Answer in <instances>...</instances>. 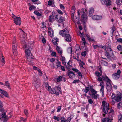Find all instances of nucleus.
Segmentation results:
<instances>
[{"instance_id": "nucleus-1", "label": "nucleus", "mask_w": 122, "mask_h": 122, "mask_svg": "<svg viewBox=\"0 0 122 122\" xmlns=\"http://www.w3.org/2000/svg\"><path fill=\"white\" fill-rule=\"evenodd\" d=\"M21 40L22 43L25 45L26 56H27L28 55L29 56L31 55H32L31 53L30 50V49L31 48L32 46H31V45L30 43L28 44V45L26 44V41L25 39V37H24Z\"/></svg>"}, {"instance_id": "nucleus-2", "label": "nucleus", "mask_w": 122, "mask_h": 122, "mask_svg": "<svg viewBox=\"0 0 122 122\" xmlns=\"http://www.w3.org/2000/svg\"><path fill=\"white\" fill-rule=\"evenodd\" d=\"M59 33L60 35L65 37V39L67 41H71V39L69 34V31L67 29L65 28L63 30L59 32Z\"/></svg>"}, {"instance_id": "nucleus-3", "label": "nucleus", "mask_w": 122, "mask_h": 122, "mask_svg": "<svg viewBox=\"0 0 122 122\" xmlns=\"http://www.w3.org/2000/svg\"><path fill=\"white\" fill-rule=\"evenodd\" d=\"M102 105L103 106V111L104 113L107 114L108 112V110L109 109L108 103L103 101L102 102Z\"/></svg>"}, {"instance_id": "nucleus-4", "label": "nucleus", "mask_w": 122, "mask_h": 122, "mask_svg": "<svg viewBox=\"0 0 122 122\" xmlns=\"http://www.w3.org/2000/svg\"><path fill=\"white\" fill-rule=\"evenodd\" d=\"M81 10V13L82 14L81 21L82 22H85L87 18V16L86 13V10L85 9H82Z\"/></svg>"}, {"instance_id": "nucleus-5", "label": "nucleus", "mask_w": 122, "mask_h": 122, "mask_svg": "<svg viewBox=\"0 0 122 122\" xmlns=\"http://www.w3.org/2000/svg\"><path fill=\"white\" fill-rule=\"evenodd\" d=\"M33 83L36 88L39 87L40 85V81L39 79H37L34 77L33 79Z\"/></svg>"}, {"instance_id": "nucleus-6", "label": "nucleus", "mask_w": 122, "mask_h": 122, "mask_svg": "<svg viewBox=\"0 0 122 122\" xmlns=\"http://www.w3.org/2000/svg\"><path fill=\"white\" fill-rule=\"evenodd\" d=\"M27 58V62L29 64H31L33 62L34 56L32 55L26 56Z\"/></svg>"}, {"instance_id": "nucleus-7", "label": "nucleus", "mask_w": 122, "mask_h": 122, "mask_svg": "<svg viewBox=\"0 0 122 122\" xmlns=\"http://www.w3.org/2000/svg\"><path fill=\"white\" fill-rule=\"evenodd\" d=\"M91 92L92 93V97L95 99H97L98 98L99 95L97 94V92L93 89L91 90Z\"/></svg>"}, {"instance_id": "nucleus-8", "label": "nucleus", "mask_w": 122, "mask_h": 122, "mask_svg": "<svg viewBox=\"0 0 122 122\" xmlns=\"http://www.w3.org/2000/svg\"><path fill=\"white\" fill-rule=\"evenodd\" d=\"M12 49H17V47L18 45V43L15 37H14L13 41Z\"/></svg>"}, {"instance_id": "nucleus-9", "label": "nucleus", "mask_w": 122, "mask_h": 122, "mask_svg": "<svg viewBox=\"0 0 122 122\" xmlns=\"http://www.w3.org/2000/svg\"><path fill=\"white\" fill-rule=\"evenodd\" d=\"M121 73V71L120 70H118L117 71V73L113 74L112 75V77L115 79H117L120 77V74Z\"/></svg>"}, {"instance_id": "nucleus-10", "label": "nucleus", "mask_w": 122, "mask_h": 122, "mask_svg": "<svg viewBox=\"0 0 122 122\" xmlns=\"http://www.w3.org/2000/svg\"><path fill=\"white\" fill-rule=\"evenodd\" d=\"M100 1L103 5H106L107 7L111 4L110 0H100Z\"/></svg>"}, {"instance_id": "nucleus-11", "label": "nucleus", "mask_w": 122, "mask_h": 122, "mask_svg": "<svg viewBox=\"0 0 122 122\" xmlns=\"http://www.w3.org/2000/svg\"><path fill=\"white\" fill-rule=\"evenodd\" d=\"M112 98L114 99L115 100L118 102L120 101L122 98L121 96V95H116L115 96L114 95H113L112 96Z\"/></svg>"}, {"instance_id": "nucleus-12", "label": "nucleus", "mask_w": 122, "mask_h": 122, "mask_svg": "<svg viewBox=\"0 0 122 122\" xmlns=\"http://www.w3.org/2000/svg\"><path fill=\"white\" fill-rule=\"evenodd\" d=\"M14 23L18 25H20L21 24V18L20 17H16L15 19H14Z\"/></svg>"}, {"instance_id": "nucleus-13", "label": "nucleus", "mask_w": 122, "mask_h": 122, "mask_svg": "<svg viewBox=\"0 0 122 122\" xmlns=\"http://www.w3.org/2000/svg\"><path fill=\"white\" fill-rule=\"evenodd\" d=\"M101 81V82L100 83L99 85V86L101 87L100 91L101 93H102V94L103 95H104V84L102 80Z\"/></svg>"}, {"instance_id": "nucleus-14", "label": "nucleus", "mask_w": 122, "mask_h": 122, "mask_svg": "<svg viewBox=\"0 0 122 122\" xmlns=\"http://www.w3.org/2000/svg\"><path fill=\"white\" fill-rule=\"evenodd\" d=\"M66 80V78L65 76L62 75L61 76H59L57 79V82L61 81H64Z\"/></svg>"}, {"instance_id": "nucleus-15", "label": "nucleus", "mask_w": 122, "mask_h": 122, "mask_svg": "<svg viewBox=\"0 0 122 122\" xmlns=\"http://www.w3.org/2000/svg\"><path fill=\"white\" fill-rule=\"evenodd\" d=\"M92 18L95 20H99L102 19V17L101 16H98L97 15H94L92 16Z\"/></svg>"}, {"instance_id": "nucleus-16", "label": "nucleus", "mask_w": 122, "mask_h": 122, "mask_svg": "<svg viewBox=\"0 0 122 122\" xmlns=\"http://www.w3.org/2000/svg\"><path fill=\"white\" fill-rule=\"evenodd\" d=\"M48 29L49 35V36L51 37L53 36V31L52 29L50 27L48 28Z\"/></svg>"}, {"instance_id": "nucleus-17", "label": "nucleus", "mask_w": 122, "mask_h": 122, "mask_svg": "<svg viewBox=\"0 0 122 122\" xmlns=\"http://www.w3.org/2000/svg\"><path fill=\"white\" fill-rule=\"evenodd\" d=\"M71 120V119L70 118H68L67 120H66L64 117H61V122H70Z\"/></svg>"}, {"instance_id": "nucleus-18", "label": "nucleus", "mask_w": 122, "mask_h": 122, "mask_svg": "<svg viewBox=\"0 0 122 122\" xmlns=\"http://www.w3.org/2000/svg\"><path fill=\"white\" fill-rule=\"evenodd\" d=\"M68 75L69 77L71 79L75 76V74L73 72L71 71H70L69 72Z\"/></svg>"}, {"instance_id": "nucleus-19", "label": "nucleus", "mask_w": 122, "mask_h": 122, "mask_svg": "<svg viewBox=\"0 0 122 122\" xmlns=\"http://www.w3.org/2000/svg\"><path fill=\"white\" fill-rule=\"evenodd\" d=\"M0 92L1 93V94L4 95L6 97H9L8 94L5 91L3 90L2 89H0Z\"/></svg>"}, {"instance_id": "nucleus-20", "label": "nucleus", "mask_w": 122, "mask_h": 122, "mask_svg": "<svg viewBox=\"0 0 122 122\" xmlns=\"http://www.w3.org/2000/svg\"><path fill=\"white\" fill-rule=\"evenodd\" d=\"M60 90V88L59 87H57L56 89H55V91L54 92V94L57 95H58L59 94V93L61 92Z\"/></svg>"}, {"instance_id": "nucleus-21", "label": "nucleus", "mask_w": 122, "mask_h": 122, "mask_svg": "<svg viewBox=\"0 0 122 122\" xmlns=\"http://www.w3.org/2000/svg\"><path fill=\"white\" fill-rule=\"evenodd\" d=\"M94 9L93 8H92L90 9L89 11V16L90 17H91L92 15L94 12Z\"/></svg>"}, {"instance_id": "nucleus-22", "label": "nucleus", "mask_w": 122, "mask_h": 122, "mask_svg": "<svg viewBox=\"0 0 122 122\" xmlns=\"http://www.w3.org/2000/svg\"><path fill=\"white\" fill-rule=\"evenodd\" d=\"M47 90L49 91V92L51 94L54 93V92L55 91V89L54 88H51L50 86L48 87V89Z\"/></svg>"}, {"instance_id": "nucleus-23", "label": "nucleus", "mask_w": 122, "mask_h": 122, "mask_svg": "<svg viewBox=\"0 0 122 122\" xmlns=\"http://www.w3.org/2000/svg\"><path fill=\"white\" fill-rule=\"evenodd\" d=\"M87 97L88 103L90 104H92L93 103V101L91 98L89 96H87Z\"/></svg>"}, {"instance_id": "nucleus-24", "label": "nucleus", "mask_w": 122, "mask_h": 122, "mask_svg": "<svg viewBox=\"0 0 122 122\" xmlns=\"http://www.w3.org/2000/svg\"><path fill=\"white\" fill-rule=\"evenodd\" d=\"M56 50L57 51V52L60 54V55H62V51L61 50L60 48L57 46L56 47Z\"/></svg>"}, {"instance_id": "nucleus-25", "label": "nucleus", "mask_w": 122, "mask_h": 122, "mask_svg": "<svg viewBox=\"0 0 122 122\" xmlns=\"http://www.w3.org/2000/svg\"><path fill=\"white\" fill-rule=\"evenodd\" d=\"M65 20V18L60 15L59 17L58 21L59 22L61 23L64 21Z\"/></svg>"}, {"instance_id": "nucleus-26", "label": "nucleus", "mask_w": 122, "mask_h": 122, "mask_svg": "<svg viewBox=\"0 0 122 122\" xmlns=\"http://www.w3.org/2000/svg\"><path fill=\"white\" fill-rule=\"evenodd\" d=\"M5 85L6 87H8L9 89H11L10 84L8 83V81H7L5 82Z\"/></svg>"}, {"instance_id": "nucleus-27", "label": "nucleus", "mask_w": 122, "mask_h": 122, "mask_svg": "<svg viewBox=\"0 0 122 122\" xmlns=\"http://www.w3.org/2000/svg\"><path fill=\"white\" fill-rule=\"evenodd\" d=\"M106 89L108 91H110L112 89V86L111 85H108L106 86Z\"/></svg>"}, {"instance_id": "nucleus-28", "label": "nucleus", "mask_w": 122, "mask_h": 122, "mask_svg": "<svg viewBox=\"0 0 122 122\" xmlns=\"http://www.w3.org/2000/svg\"><path fill=\"white\" fill-rule=\"evenodd\" d=\"M81 51V49L79 47L77 48V49H76V50L75 51V53H76L77 54H80Z\"/></svg>"}, {"instance_id": "nucleus-29", "label": "nucleus", "mask_w": 122, "mask_h": 122, "mask_svg": "<svg viewBox=\"0 0 122 122\" xmlns=\"http://www.w3.org/2000/svg\"><path fill=\"white\" fill-rule=\"evenodd\" d=\"M101 76L102 78V79L105 81H106L108 80V79H109L108 77L106 76Z\"/></svg>"}, {"instance_id": "nucleus-30", "label": "nucleus", "mask_w": 122, "mask_h": 122, "mask_svg": "<svg viewBox=\"0 0 122 122\" xmlns=\"http://www.w3.org/2000/svg\"><path fill=\"white\" fill-rule=\"evenodd\" d=\"M117 4L119 5H121L122 4V0H116Z\"/></svg>"}, {"instance_id": "nucleus-31", "label": "nucleus", "mask_w": 122, "mask_h": 122, "mask_svg": "<svg viewBox=\"0 0 122 122\" xmlns=\"http://www.w3.org/2000/svg\"><path fill=\"white\" fill-rule=\"evenodd\" d=\"M56 67L58 68L59 67L61 66V63L60 62L58 61L56 63Z\"/></svg>"}, {"instance_id": "nucleus-32", "label": "nucleus", "mask_w": 122, "mask_h": 122, "mask_svg": "<svg viewBox=\"0 0 122 122\" xmlns=\"http://www.w3.org/2000/svg\"><path fill=\"white\" fill-rule=\"evenodd\" d=\"M119 122H122V115H120L118 116Z\"/></svg>"}, {"instance_id": "nucleus-33", "label": "nucleus", "mask_w": 122, "mask_h": 122, "mask_svg": "<svg viewBox=\"0 0 122 122\" xmlns=\"http://www.w3.org/2000/svg\"><path fill=\"white\" fill-rule=\"evenodd\" d=\"M8 117V116L6 115V114L5 112H3L2 114V117L3 118H5Z\"/></svg>"}, {"instance_id": "nucleus-34", "label": "nucleus", "mask_w": 122, "mask_h": 122, "mask_svg": "<svg viewBox=\"0 0 122 122\" xmlns=\"http://www.w3.org/2000/svg\"><path fill=\"white\" fill-rule=\"evenodd\" d=\"M14 56H16L17 55V49L12 50Z\"/></svg>"}, {"instance_id": "nucleus-35", "label": "nucleus", "mask_w": 122, "mask_h": 122, "mask_svg": "<svg viewBox=\"0 0 122 122\" xmlns=\"http://www.w3.org/2000/svg\"><path fill=\"white\" fill-rule=\"evenodd\" d=\"M34 13L37 16H41V14L36 11H34Z\"/></svg>"}, {"instance_id": "nucleus-36", "label": "nucleus", "mask_w": 122, "mask_h": 122, "mask_svg": "<svg viewBox=\"0 0 122 122\" xmlns=\"http://www.w3.org/2000/svg\"><path fill=\"white\" fill-rule=\"evenodd\" d=\"M53 19V16L52 15H50L49 17V21L50 22H51Z\"/></svg>"}, {"instance_id": "nucleus-37", "label": "nucleus", "mask_w": 122, "mask_h": 122, "mask_svg": "<svg viewBox=\"0 0 122 122\" xmlns=\"http://www.w3.org/2000/svg\"><path fill=\"white\" fill-rule=\"evenodd\" d=\"M111 81L110 79H108V80L106 81L107 83L106 84V86L108 85H111L110 82Z\"/></svg>"}, {"instance_id": "nucleus-38", "label": "nucleus", "mask_w": 122, "mask_h": 122, "mask_svg": "<svg viewBox=\"0 0 122 122\" xmlns=\"http://www.w3.org/2000/svg\"><path fill=\"white\" fill-rule=\"evenodd\" d=\"M52 42L54 45H56L58 42V41L57 40V39H54L52 40Z\"/></svg>"}, {"instance_id": "nucleus-39", "label": "nucleus", "mask_w": 122, "mask_h": 122, "mask_svg": "<svg viewBox=\"0 0 122 122\" xmlns=\"http://www.w3.org/2000/svg\"><path fill=\"white\" fill-rule=\"evenodd\" d=\"M89 90V88L88 87H86L85 88L84 92L86 93H87L88 92Z\"/></svg>"}, {"instance_id": "nucleus-40", "label": "nucleus", "mask_w": 122, "mask_h": 122, "mask_svg": "<svg viewBox=\"0 0 122 122\" xmlns=\"http://www.w3.org/2000/svg\"><path fill=\"white\" fill-rule=\"evenodd\" d=\"M36 7L34 6H31L29 7V10H32L33 9L36 8Z\"/></svg>"}, {"instance_id": "nucleus-41", "label": "nucleus", "mask_w": 122, "mask_h": 122, "mask_svg": "<svg viewBox=\"0 0 122 122\" xmlns=\"http://www.w3.org/2000/svg\"><path fill=\"white\" fill-rule=\"evenodd\" d=\"M122 46L120 45H118L117 47V49L120 51H122Z\"/></svg>"}, {"instance_id": "nucleus-42", "label": "nucleus", "mask_w": 122, "mask_h": 122, "mask_svg": "<svg viewBox=\"0 0 122 122\" xmlns=\"http://www.w3.org/2000/svg\"><path fill=\"white\" fill-rule=\"evenodd\" d=\"M75 11H73L71 12V17L72 18V19H74V14L75 13Z\"/></svg>"}, {"instance_id": "nucleus-43", "label": "nucleus", "mask_w": 122, "mask_h": 122, "mask_svg": "<svg viewBox=\"0 0 122 122\" xmlns=\"http://www.w3.org/2000/svg\"><path fill=\"white\" fill-rule=\"evenodd\" d=\"M77 20H74V19H72V21L75 23H77L78 24H80V22L79 21V20H78V21L77 20Z\"/></svg>"}, {"instance_id": "nucleus-44", "label": "nucleus", "mask_w": 122, "mask_h": 122, "mask_svg": "<svg viewBox=\"0 0 122 122\" xmlns=\"http://www.w3.org/2000/svg\"><path fill=\"white\" fill-rule=\"evenodd\" d=\"M95 74L98 77H99L100 76H101L102 73L101 74L100 73L97 72H96Z\"/></svg>"}, {"instance_id": "nucleus-45", "label": "nucleus", "mask_w": 122, "mask_h": 122, "mask_svg": "<svg viewBox=\"0 0 122 122\" xmlns=\"http://www.w3.org/2000/svg\"><path fill=\"white\" fill-rule=\"evenodd\" d=\"M39 73V75L41 76H42V72L41 71V70L39 69L38 71Z\"/></svg>"}, {"instance_id": "nucleus-46", "label": "nucleus", "mask_w": 122, "mask_h": 122, "mask_svg": "<svg viewBox=\"0 0 122 122\" xmlns=\"http://www.w3.org/2000/svg\"><path fill=\"white\" fill-rule=\"evenodd\" d=\"M106 56L108 58H110V55L108 52H106Z\"/></svg>"}, {"instance_id": "nucleus-47", "label": "nucleus", "mask_w": 122, "mask_h": 122, "mask_svg": "<svg viewBox=\"0 0 122 122\" xmlns=\"http://www.w3.org/2000/svg\"><path fill=\"white\" fill-rule=\"evenodd\" d=\"M86 55V51H84V52L82 53L81 55L82 56H85Z\"/></svg>"}, {"instance_id": "nucleus-48", "label": "nucleus", "mask_w": 122, "mask_h": 122, "mask_svg": "<svg viewBox=\"0 0 122 122\" xmlns=\"http://www.w3.org/2000/svg\"><path fill=\"white\" fill-rule=\"evenodd\" d=\"M118 107L119 108L120 107H122V103L121 102H119L117 105Z\"/></svg>"}, {"instance_id": "nucleus-49", "label": "nucleus", "mask_w": 122, "mask_h": 122, "mask_svg": "<svg viewBox=\"0 0 122 122\" xmlns=\"http://www.w3.org/2000/svg\"><path fill=\"white\" fill-rule=\"evenodd\" d=\"M57 12L59 14L61 15H62L63 14V12L61 10H57Z\"/></svg>"}, {"instance_id": "nucleus-50", "label": "nucleus", "mask_w": 122, "mask_h": 122, "mask_svg": "<svg viewBox=\"0 0 122 122\" xmlns=\"http://www.w3.org/2000/svg\"><path fill=\"white\" fill-rule=\"evenodd\" d=\"M60 8L62 10H64L65 9L64 7L61 4L60 5Z\"/></svg>"}, {"instance_id": "nucleus-51", "label": "nucleus", "mask_w": 122, "mask_h": 122, "mask_svg": "<svg viewBox=\"0 0 122 122\" xmlns=\"http://www.w3.org/2000/svg\"><path fill=\"white\" fill-rule=\"evenodd\" d=\"M75 6H73L72 7L71 10V12L75 11Z\"/></svg>"}, {"instance_id": "nucleus-52", "label": "nucleus", "mask_w": 122, "mask_h": 122, "mask_svg": "<svg viewBox=\"0 0 122 122\" xmlns=\"http://www.w3.org/2000/svg\"><path fill=\"white\" fill-rule=\"evenodd\" d=\"M51 54L52 56L55 57H56V53L55 52L53 51Z\"/></svg>"}, {"instance_id": "nucleus-53", "label": "nucleus", "mask_w": 122, "mask_h": 122, "mask_svg": "<svg viewBox=\"0 0 122 122\" xmlns=\"http://www.w3.org/2000/svg\"><path fill=\"white\" fill-rule=\"evenodd\" d=\"M45 87L46 88V89H48V87H49L50 86H49L48 84V83H46L45 84Z\"/></svg>"}, {"instance_id": "nucleus-54", "label": "nucleus", "mask_w": 122, "mask_h": 122, "mask_svg": "<svg viewBox=\"0 0 122 122\" xmlns=\"http://www.w3.org/2000/svg\"><path fill=\"white\" fill-rule=\"evenodd\" d=\"M82 40L83 42V43L84 45H85L86 43L85 38L83 37H82Z\"/></svg>"}, {"instance_id": "nucleus-55", "label": "nucleus", "mask_w": 122, "mask_h": 122, "mask_svg": "<svg viewBox=\"0 0 122 122\" xmlns=\"http://www.w3.org/2000/svg\"><path fill=\"white\" fill-rule=\"evenodd\" d=\"M77 74L79 76L81 77V78H82V75L81 72H78L77 73Z\"/></svg>"}, {"instance_id": "nucleus-56", "label": "nucleus", "mask_w": 122, "mask_h": 122, "mask_svg": "<svg viewBox=\"0 0 122 122\" xmlns=\"http://www.w3.org/2000/svg\"><path fill=\"white\" fill-rule=\"evenodd\" d=\"M61 106H59L57 108V112H59L60 111V110L61 109Z\"/></svg>"}, {"instance_id": "nucleus-57", "label": "nucleus", "mask_w": 122, "mask_h": 122, "mask_svg": "<svg viewBox=\"0 0 122 122\" xmlns=\"http://www.w3.org/2000/svg\"><path fill=\"white\" fill-rule=\"evenodd\" d=\"M52 4V2L51 0H50L48 1V5L49 6H50Z\"/></svg>"}, {"instance_id": "nucleus-58", "label": "nucleus", "mask_w": 122, "mask_h": 122, "mask_svg": "<svg viewBox=\"0 0 122 122\" xmlns=\"http://www.w3.org/2000/svg\"><path fill=\"white\" fill-rule=\"evenodd\" d=\"M115 30V28L114 26H113L112 28V30L113 33Z\"/></svg>"}, {"instance_id": "nucleus-59", "label": "nucleus", "mask_w": 122, "mask_h": 122, "mask_svg": "<svg viewBox=\"0 0 122 122\" xmlns=\"http://www.w3.org/2000/svg\"><path fill=\"white\" fill-rule=\"evenodd\" d=\"M72 70L76 72H78L79 71L77 69L73 68L72 69Z\"/></svg>"}, {"instance_id": "nucleus-60", "label": "nucleus", "mask_w": 122, "mask_h": 122, "mask_svg": "<svg viewBox=\"0 0 122 122\" xmlns=\"http://www.w3.org/2000/svg\"><path fill=\"white\" fill-rule=\"evenodd\" d=\"M118 42H121L122 43V39L121 38H119L117 40Z\"/></svg>"}, {"instance_id": "nucleus-61", "label": "nucleus", "mask_w": 122, "mask_h": 122, "mask_svg": "<svg viewBox=\"0 0 122 122\" xmlns=\"http://www.w3.org/2000/svg\"><path fill=\"white\" fill-rule=\"evenodd\" d=\"M107 119L106 118H103V119H102L101 120L102 122H105L107 121Z\"/></svg>"}, {"instance_id": "nucleus-62", "label": "nucleus", "mask_w": 122, "mask_h": 122, "mask_svg": "<svg viewBox=\"0 0 122 122\" xmlns=\"http://www.w3.org/2000/svg\"><path fill=\"white\" fill-rule=\"evenodd\" d=\"M61 69L63 71H65V70L64 67L63 66H62L61 65L60 66Z\"/></svg>"}, {"instance_id": "nucleus-63", "label": "nucleus", "mask_w": 122, "mask_h": 122, "mask_svg": "<svg viewBox=\"0 0 122 122\" xmlns=\"http://www.w3.org/2000/svg\"><path fill=\"white\" fill-rule=\"evenodd\" d=\"M60 56L61 57V61H65V58L64 57L62 56V55H60Z\"/></svg>"}, {"instance_id": "nucleus-64", "label": "nucleus", "mask_w": 122, "mask_h": 122, "mask_svg": "<svg viewBox=\"0 0 122 122\" xmlns=\"http://www.w3.org/2000/svg\"><path fill=\"white\" fill-rule=\"evenodd\" d=\"M24 113L25 115H27L28 114V110L26 109H25L24 110Z\"/></svg>"}]
</instances>
